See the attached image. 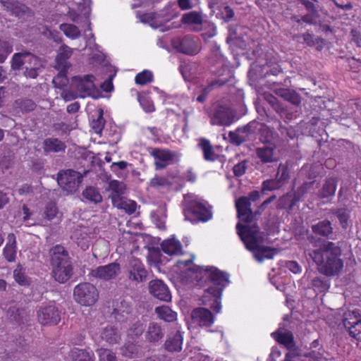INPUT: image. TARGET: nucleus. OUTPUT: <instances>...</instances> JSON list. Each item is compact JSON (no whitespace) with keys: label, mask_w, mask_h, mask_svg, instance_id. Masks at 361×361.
Wrapping results in <instances>:
<instances>
[{"label":"nucleus","mask_w":361,"mask_h":361,"mask_svg":"<svg viewBox=\"0 0 361 361\" xmlns=\"http://www.w3.org/2000/svg\"><path fill=\"white\" fill-rule=\"evenodd\" d=\"M349 66L353 73V78L361 83V60L352 57L348 61Z\"/></svg>","instance_id":"09e8293b"},{"label":"nucleus","mask_w":361,"mask_h":361,"mask_svg":"<svg viewBox=\"0 0 361 361\" xmlns=\"http://www.w3.org/2000/svg\"><path fill=\"white\" fill-rule=\"evenodd\" d=\"M171 44L178 51L185 54L195 55L200 50L198 40L190 35L174 38Z\"/></svg>","instance_id":"dca6fc26"},{"label":"nucleus","mask_w":361,"mask_h":361,"mask_svg":"<svg viewBox=\"0 0 361 361\" xmlns=\"http://www.w3.org/2000/svg\"><path fill=\"white\" fill-rule=\"evenodd\" d=\"M70 356L73 361H94V354L86 350L75 348L71 350Z\"/></svg>","instance_id":"37998d69"},{"label":"nucleus","mask_w":361,"mask_h":361,"mask_svg":"<svg viewBox=\"0 0 361 361\" xmlns=\"http://www.w3.org/2000/svg\"><path fill=\"white\" fill-rule=\"evenodd\" d=\"M74 300L82 306H92L99 299V291L96 286L90 283H80L73 290Z\"/></svg>","instance_id":"423d86ee"},{"label":"nucleus","mask_w":361,"mask_h":361,"mask_svg":"<svg viewBox=\"0 0 361 361\" xmlns=\"http://www.w3.org/2000/svg\"><path fill=\"white\" fill-rule=\"evenodd\" d=\"M228 39L232 42L233 44L238 47L242 49H245L247 46L248 36L246 32L243 35V27L238 26L235 30L233 31L231 28L229 30Z\"/></svg>","instance_id":"bb28decb"},{"label":"nucleus","mask_w":361,"mask_h":361,"mask_svg":"<svg viewBox=\"0 0 361 361\" xmlns=\"http://www.w3.org/2000/svg\"><path fill=\"white\" fill-rule=\"evenodd\" d=\"M169 180L166 178L159 176H155L149 183L150 188L157 190L169 187Z\"/></svg>","instance_id":"8fccbe9b"},{"label":"nucleus","mask_w":361,"mask_h":361,"mask_svg":"<svg viewBox=\"0 0 361 361\" xmlns=\"http://www.w3.org/2000/svg\"><path fill=\"white\" fill-rule=\"evenodd\" d=\"M94 80V77L92 75L75 76L72 78L71 87L73 90H77L80 97H95L97 91Z\"/></svg>","instance_id":"6e6552de"},{"label":"nucleus","mask_w":361,"mask_h":361,"mask_svg":"<svg viewBox=\"0 0 361 361\" xmlns=\"http://www.w3.org/2000/svg\"><path fill=\"white\" fill-rule=\"evenodd\" d=\"M123 356L127 357H133L138 353L137 346L133 343H126L121 349Z\"/></svg>","instance_id":"5fc2aeb1"},{"label":"nucleus","mask_w":361,"mask_h":361,"mask_svg":"<svg viewBox=\"0 0 361 361\" xmlns=\"http://www.w3.org/2000/svg\"><path fill=\"white\" fill-rule=\"evenodd\" d=\"M58 209L54 203H49L43 212V217L49 221L52 220L57 214Z\"/></svg>","instance_id":"bf43d9fd"},{"label":"nucleus","mask_w":361,"mask_h":361,"mask_svg":"<svg viewBox=\"0 0 361 361\" xmlns=\"http://www.w3.org/2000/svg\"><path fill=\"white\" fill-rule=\"evenodd\" d=\"M99 361H117L116 355L110 350L100 348L97 350Z\"/></svg>","instance_id":"13d9d810"},{"label":"nucleus","mask_w":361,"mask_h":361,"mask_svg":"<svg viewBox=\"0 0 361 361\" xmlns=\"http://www.w3.org/2000/svg\"><path fill=\"white\" fill-rule=\"evenodd\" d=\"M181 20L184 24L195 27L207 23V22L204 21L202 13L197 11H191L184 13Z\"/></svg>","instance_id":"f704fd0d"},{"label":"nucleus","mask_w":361,"mask_h":361,"mask_svg":"<svg viewBox=\"0 0 361 361\" xmlns=\"http://www.w3.org/2000/svg\"><path fill=\"white\" fill-rule=\"evenodd\" d=\"M276 195H272L264 200L259 207L258 211L254 213L250 207V233H249V247L250 252L253 255L255 259L261 262L265 259H272L278 253L276 248L264 246L262 243L264 241V233L260 232L257 226L251 225L252 219L261 214L264 208L276 199Z\"/></svg>","instance_id":"7ed1b4c3"},{"label":"nucleus","mask_w":361,"mask_h":361,"mask_svg":"<svg viewBox=\"0 0 361 361\" xmlns=\"http://www.w3.org/2000/svg\"><path fill=\"white\" fill-rule=\"evenodd\" d=\"M310 255L317 264L319 271L326 276L338 275L343 270L341 250L333 242H326Z\"/></svg>","instance_id":"f03ea898"},{"label":"nucleus","mask_w":361,"mask_h":361,"mask_svg":"<svg viewBox=\"0 0 361 361\" xmlns=\"http://www.w3.org/2000/svg\"><path fill=\"white\" fill-rule=\"evenodd\" d=\"M286 267L293 274H299L302 271L300 266L295 261L287 262L286 263Z\"/></svg>","instance_id":"774afa93"},{"label":"nucleus","mask_w":361,"mask_h":361,"mask_svg":"<svg viewBox=\"0 0 361 361\" xmlns=\"http://www.w3.org/2000/svg\"><path fill=\"white\" fill-rule=\"evenodd\" d=\"M145 326L142 322L140 321H136L129 329L128 333V336L132 338L140 336L143 333Z\"/></svg>","instance_id":"6e6d98bb"},{"label":"nucleus","mask_w":361,"mask_h":361,"mask_svg":"<svg viewBox=\"0 0 361 361\" xmlns=\"http://www.w3.org/2000/svg\"><path fill=\"white\" fill-rule=\"evenodd\" d=\"M82 180V176L78 171L68 169L58 173L57 182L67 192H75Z\"/></svg>","instance_id":"f8f14e48"},{"label":"nucleus","mask_w":361,"mask_h":361,"mask_svg":"<svg viewBox=\"0 0 361 361\" xmlns=\"http://www.w3.org/2000/svg\"><path fill=\"white\" fill-rule=\"evenodd\" d=\"M82 196L86 200L94 202L99 203L102 202V197L99 192L94 187H87L83 192Z\"/></svg>","instance_id":"de8ad7c7"},{"label":"nucleus","mask_w":361,"mask_h":361,"mask_svg":"<svg viewBox=\"0 0 361 361\" xmlns=\"http://www.w3.org/2000/svg\"><path fill=\"white\" fill-rule=\"evenodd\" d=\"M149 293L156 298L169 302L171 299L168 286L161 280L155 279L149 282Z\"/></svg>","instance_id":"aec40b11"},{"label":"nucleus","mask_w":361,"mask_h":361,"mask_svg":"<svg viewBox=\"0 0 361 361\" xmlns=\"http://www.w3.org/2000/svg\"><path fill=\"white\" fill-rule=\"evenodd\" d=\"M121 270L120 264L116 262L99 266L91 271L92 276L104 281L111 280L118 274Z\"/></svg>","instance_id":"a211bd4d"},{"label":"nucleus","mask_w":361,"mask_h":361,"mask_svg":"<svg viewBox=\"0 0 361 361\" xmlns=\"http://www.w3.org/2000/svg\"><path fill=\"white\" fill-rule=\"evenodd\" d=\"M71 238L81 249L85 250L96 238L95 229L81 224H77L73 228Z\"/></svg>","instance_id":"1a4fd4ad"},{"label":"nucleus","mask_w":361,"mask_h":361,"mask_svg":"<svg viewBox=\"0 0 361 361\" xmlns=\"http://www.w3.org/2000/svg\"><path fill=\"white\" fill-rule=\"evenodd\" d=\"M52 274L56 281L61 283L66 282L72 275L71 263L52 266Z\"/></svg>","instance_id":"b1692460"},{"label":"nucleus","mask_w":361,"mask_h":361,"mask_svg":"<svg viewBox=\"0 0 361 361\" xmlns=\"http://www.w3.org/2000/svg\"><path fill=\"white\" fill-rule=\"evenodd\" d=\"M42 148L46 154L59 153L65 152L66 145L64 142L58 138L49 137L43 141Z\"/></svg>","instance_id":"a878e982"},{"label":"nucleus","mask_w":361,"mask_h":361,"mask_svg":"<svg viewBox=\"0 0 361 361\" xmlns=\"http://www.w3.org/2000/svg\"><path fill=\"white\" fill-rule=\"evenodd\" d=\"M13 277L20 286H26L30 283V279L26 276L25 270L20 264H18L13 271Z\"/></svg>","instance_id":"49530a36"},{"label":"nucleus","mask_w":361,"mask_h":361,"mask_svg":"<svg viewBox=\"0 0 361 361\" xmlns=\"http://www.w3.org/2000/svg\"><path fill=\"white\" fill-rule=\"evenodd\" d=\"M12 51V46L8 42L0 41V63H3Z\"/></svg>","instance_id":"e2e57ef3"},{"label":"nucleus","mask_w":361,"mask_h":361,"mask_svg":"<svg viewBox=\"0 0 361 361\" xmlns=\"http://www.w3.org/2000/svg\"><path fill=\"white\" fill-rule=\"evenodd\" d=\"M125 190L124 184L118 180H114L109 183V190L111 192L109 197L113 205L131 214L135 212L137 204L135 201L124 197Z\"/></svg>","instance_id":"39448f33"},{"label":"nucleus","mask_w":361,"mask_h":361,"mask_svg":"<svg viewBox=\"0 0 361 361\" xmlns=\"http://www.w3.org/2000/svg\"><path fill=\"white\" fill-rule=\"evenodd\" d=\"M343 323L345 328L348 329L350 336L361 341V314L358 312L345 313Z\"/></svg>","instance_id":"f3484780"},{"label":"nucleus","mask_w":361,"mask_h":361,"mask_svg":"<svg viewBox=\"0 0 361 361\" xmlns=\"http://www.w3.org/2000/svg\"><path fill=\"white\" fill-rule=\"evenodd\" d=\"M228 136L231 143L241 145L248 138V125L238 128L235 131H230Z\"/></svg>","instance_id":"473e14b6"},{"label":"nucleus","mask_w":361,"mask_h":361,"mask_svg":"<svg viewBox=\"0 0 361 361\" xmlns=\"http://www.w3.org/2000/svg\"><path fill=\"white\" fill-rule=\"evenodd\" d=\"M154 311L158 318L164 322H172L177 319V313L168 306L162 305L157 307Z\"/></svg>","instance_id":"c9c22d12"},{"label":"nucleus","mask_w":361,"mask_h":361,"mask_svg":"<svg viewBox=\"0 0 361 361\" xmlns=\"http://www.w3.org/2000/svg\"><path fill=\"white\" fill-rule=\"evenodd\" d=\"M312 286L317 293H325L330 288V281L324 276H316L312 280Z\"/></svg>","instance_id":"79ce46f5"},{"label":"nucleus","mask_w":361,"mask_h":361,"mask_svg":"<svg viewBox=\"0 0 361 361\" xmlns=\"http://www.w3.org/2000/svg\"><path fill=\"white\" fill-rule=\"evenodd\" d=\"M275 149L274 145H269L257 149V157L264 163H270L276 161L274 157V150Z\"/></svg>","instance_id":"4c0bfd02"},{"label":"nucleus","mask_w":361,"mask_h":361,"mask_svg":"<svg viewBox=\"0 0 361 361\" xmlns=\"http://www.w3.org/2000/svg\"><path fill=\"white\" fill-rule=\"evenodd\" d=\"M180 266L188 268L190 277L195 279L198 284L204 288L200 300L202 304L211 308L214 314L221 310V295L224 289L230 283L229 275L214 267H195L191 268L190 260L180 262Z\"/></svg>","instance_id":"f257e3e1"},{"label":"nucleus","mask_w":361,"mask_h":361,"mask_svg":"<svg viewBox=\"0 0 361 361\" xmlns=\"http://www.w3.org/2000/svg\"><path fill=\"white\" fill-rule=\"evenodd\" d=\"M73 49L66 44L61 45L58 51L56 58V67L58 69L68 70V63L67 60L72 56Z\"/></svg>","instance_id":"393cba45"},{"label":"nucleus","mask_w":361,"mask_h":361,"mask_svg":"<svg viewBox=\"0 0 361 361\" xmlns=\"http://www.w3.org/2000/svg\"><path fill=\"white\" fill-rule=\"evenodd\" d=\"M332 214L337 217L342 228L347 229L349 227L350 212L346 207L334 209L332 210Z\"/></svg>","instance_id":"e433bc0d"},{"label":"nucleus","mask_w":361,"mask_h":361,"mask_svg":"<svg viewBox=\"0 0 361 361\" xmlns=\"http://www.w3.org/2000/svg\"><path fill=\"white\" fill-rule=\"evenodd\" d=\"M51 266L71 263L68 253L63 246L57 245L50 250Z\"/></svg>","instance_id":"4be33fe9"},{"label":"nucleus","mask_w":361,"mask_h":361,"mask_svg":"<svg viewBox=\"0 0 361 361\" xmlns=\"http://www.w3.org/2000/svg\"><path fill=\"white\" fill-rule=\"evenodd\" d=\"M186 212L193 214L199 221L205 222L212 219V214L205 204L199 200L191 201L187 207Z\"/></svg>","instance_id":"6ab92c4d"},{"label":"nucleus","mask_w":361,"mask_h":361,"mask_svg":"<svg viewBox=\"0 0 361 361\" xmlns=\"http://www.w3.org/2000/svg\"><path fill=\"white\" fill-rule=\"evenodd\" d=\"M183 340V334L177 331L176 334L169 336L164 343L165 348L169 352H179L182 349Z\"/></svg>","instance_id":"c85d7f7f"},{"label":"nucleus","mask_w":361,"mask_h":361,"mask_svg":"<svg viewBox=\"0 0 361 361\" xmlns=\"http://www.w3.org/2000/svg\"><path fill=\"white\" fill-rule=\"evenodd\" d=\"M235 119V111L229 105H217L210 116V123L213 126H229Z\"/></svg>","instance_id":"9d476101"},{"label":"nucleus","mask_w":361,"mask_h":361,"mask_svg":"<svg viewBox=\"0 0 361 361\" xmlns=\"http://www.w3.org/2000/svg\"><path fill=\"white\" fill-rule=\"evenodd\" d=\"M271 336L277 343L286 348H289L294 345V338L290 331L282 332L278 330L271 333Z\"/></svg>","instance_id":"72a5a7b5"},{"label":"nucleus","mask_w":361,"mask_h":361,"mask_svg":"<svg viewBox=\"0 0 361 361\" xmlns=\"http://www.w3.org/2000/svg\"><path fill=\"white\" fill-rule=\"evenodd\" d=\"M337 177H328L324 180L322 187L318 190L317 195L320 199H332L336 193L337 185Z\"/></svg>","instance_id":"412c9836"},{"label":"nucleus","mask_w":361,"mask_h":361,"mask_svg":"<svg viewBox=\"0 0 361 361\" xmlns=\"http://www.w3.org/2000/svg\"><path fill=\"white\" fill-rule=\"evenodd\" d=\"M137 99L145 111L151 113L154 111L155 108L153 102L147 97L138 94Z\"/></svg>","instance_id":"864d4df0"},{"label":"nucleus","mask_w":361,"mask_h":361,"mask_svg":"<svg viewBox=\"0 0 361 361\" xmlns=\"http://www.w3.org/2000/svg\"><path fill=\"white\" fill-rule=\"evenodd\" d=\"M238 192H234L235 208L238 221L235 226L236 233L243 243L245 247L248 250V197L245 196L237 198Z\"/></svg>","instance_id":"20e7f679"},{"label":"nucleus","mask_w":361,"mask_h":361,"mask_svg":"<svg viewBox=\"0 0 361 361\" xmlns=\"http://www.w3.org/2000/svg\"><path fill=\"white\" fill-rule=\"evenodd\" d=\"M162 251L168 255H178L182 252V245L174 237L168 238L161 244Z\"/></svg>","instance_id":"cd10ccee"},{"label":"nucleus","mask_w":361,"mask_h":361,"mask_svg":"<svg viewBox=\"0 0 361 361\" xmlns=\"http://www.w3.org/2000/svg\"><path fill=\"white\" fill-rule=\"evenodd\" d=\"M281 188V183L279 180L269 179L263 181L262 185V192L265 191H272Z\"/></svg>","instance_id":"4d7b16f0"},{"label":"nucleus","mask_w":361,"mask_h":361,"mask_svg":"<svg viewBox=\"0 0 361 361\" xmlns=\"http://www.w3.org/2000/svg\"><path fill=\"white\" fill-rule=\"evenodd\" d=\"M100 338L109 344L116 343L120 339L121 336L117 329L114 326L108 325L99 331Z\"/></svg>","instance_id":"2f4dec72"},{"label":"nucleus","mask_w":361,"mask_h":361,"mask_svg":"<svg viewBox=\"0 0 361 361\" xmlns=\"http://www.w3.org/2000/svg\"><path fill=\"white\" fill-rule=\"evenodd\" d=\"M198 145L202 149L204 159L206 161H214L217 159V155L214 152L213 147L208 140L205 138L200 139Z\"/></svg>","instance_id":"ea45409f"},{"label":"nucleus","mask_w":361,"mask_h":361,"mask_svg":"<svg viewBox=\"0 0 361 361\" xmlns=\"http://www.w3.org/2000/svg\"><path fill=\"white\" fill-rule=\"evenodd\" d=\"M78 4V8L80 13L87 20L91 12V0H81Z\"/></svg>","instance_id":"680f3d73"},{"label":"nucleus","mask_w":361,"mask_h":361,"mask_svg":"<svg viewBox=\"0 0 361 361\" xmlns=\"http://www.w3.org/2000/svg\"><path fill=\"white\" fill-rule=\"evenodd\" d=\"M350 42L356 47H361V31L357 28H353L350 32Z\"/></svg>","instance_id":"0e129e2a"},{"label":"nucleus","mask_w":361,"mask_h":361,"mask_svg":"<svg viewBox=\"0 0 361 361\" xmlns=\"http://www.w3.org/2000/svg\"><path fill=\"white\" fill-rule=\"evenodd\" d=\"M43 66V61L30 52L16 53L13 56L11 66L13 69L19 70L25 68L28 70L32 67L40 68Z\"/></svg>","instance_id":"ddd939ff"},{"label":"nucleus","mask_w":361,"mask_h":361,"mask_svg":"<svg viewBox=\"0 0 361 361\" xmlns=\"http://www.w3.org/2000/svg\"><path fill=\"white\" fill-rule=\"evenodd\" d=\"M153 74L150 71L145 70L135 76V81L137 84L144 85L152 82Z\"/></svg>","instance_id":"3c124183"},{"label":"nucleus","mask_w":361,"mask_h":361,"mask_svg":"<svg viewBox=\"0 0 361 361\" xmlns=\"http://www.w3.org/2000/svg\"><path fill=\"white\" fill-rule=\"evenodd\" d=\"M59 28L61 31L69 39H76L81 36V31L75 25L71 23H62Z\"/></svg>","instance_id":"c03bdc74"},{"label":"nucleus","mask_w":361,"mask_h":361,"mask_svg":"<svg viewBox=\"0 0 361 361\" xmlns=\"http://www.w3.org/2000/svg\"><path fill=\"white\" fill-rule=\"evenodd\" d=\"M281 200L288 202V212H290L293 209V207L296 204V203L300 200V197L296 195H295L293 197L287 195L286 196H283Z\"/></svg>","instance_id":"338daca9"},{"label":"nucleus","mask_w":361,"mask_h":361,"mask_svg":"<svg viewBox=\"0 0 361 361\" xmlns=\"http://www.w3.org/2000/svg\"><path fill=\"white\" fill-rule=\"evenodd\" d=\"M312 232L319 235L327 237L333 233L331 223L329 220H323L312 226Z\"/></svg>","instance_id":"58836bf2"},{"label":"nucleus","mask_w":361,"mask_h":361,"mask_svg":"<svg viewBox=\"0 0 361 361\" xmlns=\"http://www.w3.org/2000/svg\"><path fill=\"white\" fill-rule=\"evenodd\" d=\"M228 81L226 78H216L208 82V85L202 90V92L197 97V101L202 103L205 101L208 93L214 88L222 86Z\"/></svg>","instance_id":"a19ab883"},{"label":"nucleus","mask_w":361,"mask_h":361,"mask_svg":"<svg viewBox=\"0 0 361 361\" xmlns=\"http://www.w3.org/2000/svg\"><path fill=\"white\" fill-rule=\"evenodd\" d=\"M17 252L16 238L13 233H9L7 243L3 250V255L8 262H13L16 259Z\"/></svg>","instance_id":"7c9ffc66"},{"label":"nucleus","mask_w":361,"mask_h":361,"mask_svg":"<svg viewBox=\"0 0 361 361\" xmlns=\"http://www.w3.org/2000/svg\"><path fill=\"white\" fill-rule=\"evenodd\" d=\"M164 331L161 325L158 323L152 322L149 324L146 331V339L149 342H158L163 338Z\"/></svg>","instance_id":"c756f323"},{"label":"nucleus","mask_w":361,"mask_h":361,"mask_svg":"<svg viewBox=\"0 0 361 361\" xmlns=\"http://www.w3.org/2000/svg\"><path fill=\"white\" fill-rule=\"evenodd\" d=\"M37 314L38 321L42 325H56L61 321V312L53 303L41 305Z\"/></svg>","instance_id":"2eb2a0df"},{"label":"nucleus","mask_w":361,"mask_h":361,"mask_svg":"<svg viewBox=\"0 0 361 361\" xmlns=\"http://www.w3.org/2000/svg\"><path fill=\"white\" fill-rule=\"evenodd\" d=\"M283 96L287 101L294 105L298 106L301 103V97L295 91L286 90Z\"/></svg>","instance_id":"052dcab7"},{"label":"nucleus","mask_w":361,"mask_h":361,"mask_svg":"<svg viewBox=\"0 0 361 361\" xmlns=\"http://www.w3.org/2000/svg\"><path fill=\"white\" fill-rule=\"evenodd\" d=\"M60 72L59 74L53 78V83L54 87L56 88L62 89L63 87L66 86L68 82V80L66 76V71L67 70H61L59 69Z\"/></svg>","instance_id":"603ef678"},{"label":"nucleus","mask_w":361,"mask_h":361,"mask_svg":"<svg viewBox=\"0 0 361 361\" xmlns=\"http://www.w3.org/2000/svg\"><path fill=\"white\" fill-rule=\"evenodd\" d=\"M209 63L211 65L210 71L216 75L218 78H226L230 74L226 64V60L222 55L220 47L214 45L212 48L210 56H209Z\"/></svg>","instance_id":"9b49d317"},{"label":"nucleus","mask_w":361,"mask_h":361,"mask_svg":"<svg viewBox=\"0 0 361 361\" xmlns=\"http://www.w3.org/2000/svg\"><path fill=\"white\" fill-rule=\"evenodd\" d=\"M152 155L155 159L154 164L157 169L165 168L174 157V154L171 152L159 149H153Z\"/></svg>","instance_id":"5701e85b"},{"label":"nucleus","mask_w":361,"mask_h":361,"mask_svg":"<svg viewBox=\"0 0 361 361\" xmlns=\"http://www.w3.org/2000/svg\"><path fill=\"white\" fill-rule=\"evenodd\" d=\"M258 136L261 142L272 145L271 141L274 138V130L267 126L261 125L258 130Z\"/></svg>","instance_id":"a18cd8bd"},{"label":"nucleus","mask_w":361,"mask_h":361,"mask_svg":"<svg viewBox=\"0 0 361 361\" xmlns=\"http://www.w3.org/2000/svg\"><path fill=\"white\" fill-rule=\"evenodd\" d=\"M214 314L208 308L196 307L191 312L190 326L204 329L207 332H216V330L210 329L216 320Z\"/></svg>","instance_id":"0eeeda50"},{"label":"nucleus","mask_w":361,"mask_h":361,"mask_svg":"<svg viewBox=\"0 0 361 361\" xmlns=\"http://www.w3.org/2000/svg\"><path fill=\"white\" fill-rule=\"evenodd\" d=\"M126 276L130 281L137 284L146 280L147 271L139 259L132 258L126 265Z\"/></svg>","instance_id":"4468645a"},{"label":"nucleus","mask_w":361,"mask_h":361,"mask_svg":"<svg viewBox=\"0 0 361 361\" xmlns=\"http://www.w3.org/2000/svg\"><path fill=\"white\" fill-rule=\"evenodd\" d=\"M247 167V160H244L233 167V173L236 176H240L245 173Z\"/></svg>","instance_id":"69168bd1"}]
</instances>
